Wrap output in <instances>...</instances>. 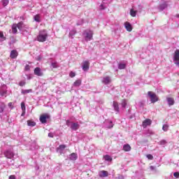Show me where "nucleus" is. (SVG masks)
I'll use <instances>...</instances> for the list:
<instances>
[{"label":"nucleus","mask_w":179,"mask_h":179,"mask_svg":"<svg viewBox=\"0 0 179 179\" xmlns=\"http://www.w3.org/2000/svg\"><path fill=\"white\" fill-rule=\"evenodd\" d=\"M48 34L45 32V30L40 31L38 35L37 36L38 42H45Z\"/></svg>","instance_id":"nucleus-1"},{"label":"nucleus","mask_w":179,"mask_h":179,"mask_svg":"<svg viewBox=\"0 0 179 179\" xmlns=\"http://www.w3.org/2000/svg\"><path fill=\"white\" fill-rule=\"evenodd\" d=\"M148 95L150 98L151 103H155L159 101V96L155 92H148Z\"/></svg>","instance_id":"nucleus-2"},{"label":"nucleus","mask_w":179,"mask_h":179,"mask_svg":"<svg viewBox=\"0 0 179 179\" xmlns=\"http://www.w3.org/2000/svg\"><path fill=\"white\" fill-rule=\"evenodd\" d=\"M50 119V115L47 113H44L40 117V122L41 124H46L47 120Z\"/></svg>","instance_id":"nucleus-3"},{"label":"nucleus","mask_w":179,"mask_h":179,"mask_svg":"<svg viewBox=\"0 0 179 179\" xmlns=\"http://www.w3.org/2000/svg\"><path fill=\"white\" fill-rule=\"evenodd\" d=\"M85 34H86V36H85L86 42H89L91 40H92V38H93V31H85Z\"/></svg>","instance_id":"nucleus-4"},{"label":"nucleus","mask_w":179,"mask_h":179,"mask_svg":"<svg viewBox=\"0 0 179 179\" xmlns=\"http://www.w3.org/2000/svg\"><path fill=\"white\" fill-rule=\"evenodd\" d=\"M173 62H175V64L179 65V50H176L175 51V54L173 55Z\"/></svg>","instance_id":"nucleus-5"},{"label":"nucleus","mask_w":179,"mask_h":179,"mask_svg":"<svg viewBox=\"0 0 179 179\" xmlns=\"http://www.w3.org/2000/svg\"><path fill=\"white\" fill-rule=\"evenodd\" d=\"M34 73V75L37 76L38 77L43 76V73L42 71V69L40 67L35 68Z\"/></svg>","instance_id":"nucleus-6"},{"label":"nucleus","mask_w":179,"mask_h":179,"mask_svg":"<svg viewBox=\"0 0 179 179\" xmlns=\"http://www.w3.org/2000/svg\"><path fill=\"white\" fill-rule=\"evenodd\" d=\"M4 156L7 159H11L15 156V154L10 150H6L4 152Z\"/></svg>","instance_id":"nucleus-7"},{"label":"nucleus","mask_w":179,"mask_h":179,"mask_svg":"<svg viewBox=\"0 0 179 179\" xmlns=\"http://www.w3.org/2000/svg\"><path fill=\"white\" fill-rule=\"evenodd\" d=\"M90 69V62L88 61L83 62V71H87Z\"/></svg>","instance_id":"nucleus-8"},{"label":"nucleus","mask_w":179,"mask_h":179,"mask_svg":"<svg viewBox=\"0 0 179 179\" xmlns=\"http://www.w3.org/2000/svg\"><path fill=\"white\" fill-rule=\"evenodd\" d=\"M152 123V121L150 119H145L144 121H143L142 127L143 128H146L148 126H150Z\"/></svg>","instance_id":"nucleus-9"},{"label":"nucleus","mask_w":179,"mask_h":179,"mask_svg":"<svg viewBox=\"0 0 179 179\" xmlns=\"http://www.w3.org/2000/svg\"><path fill=\"white\" fill-rule=\"evenodd\" d=\"M99 178H106L108 177V173L107 171L102 170L99 172Z\"/></svg>","instance_id":"nucleus-10"},{"label":"nucleus","mask_w":179,"mask_h":179,"mask_svg":"<svg viewBox=\"0 0 179 179\" xmlns=\"http://www.w3.org/2000/svg\"><path fill=\"white\" fill-rule=\"evenodd\" d=\"M18 56V52L16 50H13L10 52V57L11 59H15Z\"/></svg>","instance_id":"nucleus-11"},{"label":"nucleus","mask_w":179,"mask_h":179,"mask_svg":"<svg viewBox=\"0 0 179 179\" xmlns=\"http://www.w3.org/2000/svg\"><path fill=\"white\" fill-rule=\"evenodd\" d=\"M124 28H126L127 31L129 32H131L132 26L129 22H124Z\"/></svg>","instance_id":"nucleus-12"},{"label":"nucleus","mask_w":179,"mask_h":179,"mask_svg":"<svg viewBox=\"0 0 179 179\" xmlns=\"http://www.w3.org/2000/svg\"><path fill=\"white\" fill-rule=\"evenodd\" d=\"M166 101L169 106H173L175 103V101L173 97H169V96L166 97Z\"/></svg>","instance_id":"nucleus-13"},{"label":"nucleus","mask_w":179,"mask_h":179,"mask_svg":"<svg viewBox=\"0 0 179 179\" xmlns=\"http://www.w3.org/2000/svg\"><path fill=\"white\" fill-rule=\"evenodd\" d=\"M111 82L110 78L107 76L105 78H103L102 83H104L105 85H108Z\"/></svg>","instance_id":"nucleus-14"},{"label":"nucleus","mask_w":179,"mask_h":179,"mask_svg":"<svg viewBox=\"0 0 179 179\" xmlns=\"http://www.w3.org/2000/svg\"><path fill=\"white\" fill-rule=\"evenodd\" d=\"M80 125L78 123H72L71 126V129L73 131H77L79 129Z\"/></svg>","instance_id":"nucleus-15"},{"label":"nucleus","mask_w":179,"mask_h":179,"mask_svg":"<svg viewBox=\"0 0 179 179\" xmlns=\"http://www.w3.org/2000/svg\"><path fill=\"white\" fill-rule=\"evenodd\" d=\"M28 127H36V123L34 120H27Z\"/></svg>","instance_id":"nucleus-16"},{"label":"nucleus","mask_w":179,"mask_h":179,"mask_svg":"<svg viewBox=\"0 0 179 179\" xmlns=\"http://www.w3.org/2000/svg\"><path fill=\"white\" fill-rule=\"evenodd\" d=\"M131 146L129 144L124 145L123 150L124 152H129V151H131Z\"/></svg>","instance_id":"nucleus-17"},{"label":"nucleus","mask_w":179,"mask_h":179,"mask_svg":"<svg viewBox=\"0 0 179 179\" xmlns=\"http://www.w3.org/2000/svg\"><path fill=\"white\" fill-rule=\"evenodd\" d=\"M11 30L13 34H17V25L16 24H13L11 27Z\"/></svg>","instance_id":"nucleus-18"},{"label":"nucleus","mask_w":179,"mask_h":179,"mask_svg":"<svg viewBox=\"0 0 179 179\" xmlns=\"http://www.w3.org/2000/svg\"><path fill=\"white\" fill-rule=\"evenodd\" d=\"M113 108H114L115 111H116L117 113H119V104H118V102L113 101Z\"/></svg>","instance_id":"nucleus-19"},{"label":"nucleus","mask_w":179,"mask_h":179,"mask_svg":"<svg viewBox=\"0 0 179 179\" xmlns=\"http://www.w3.org/2000/svg\"><path fill=\"white\" fill-rule=\"evenodd\" d=\"M82 85V80H76L74 82V87H80Z\"/></svg>","instance_id":"nucleus-20"},{"label":"nucleus","mask_w":179,"mask_h":179,"mask_svg":"<svg viewBox=\"0 0 179 179\" xmlns=\"http://www.w3.org/2000/svg\"><path fill=\"white\" fill-rule=\"evenodd\" d=\"M6 108V104L3 103H0V115L3 113V110H5Z\"/></svg>","instance_id":"nucleus-21"},{"label":"nucleus","mask_w":179,"mask_h":179,"mask_svg":"<svg viewBox=\"0 0 179 179\" xmlns=\"http://www.w3.org/2000/svg\"><path fill=\"white\" fill-rule=\"evenodd\" d=\"M65 148H66V145H65L64 144L59 145L58 148H57V152L64 150Z\"/></svg>","instance_id":"nucleus-22"},{"label":"nucleus","mask_w":179,"mask_h":179,"mask_svg":"<svg viewBox=\"0 0 179 179\" xmlns=\"http://www.w3.org/2000/svg\"><path fill=\"white\" fill-rule=\"evenodd\" d=\"M78 158V156L76 153H72L71 154V157H69V159L72 160V161H75Z\"/></svg>","instance_id":"nucleus-23"},{"label":"nucleus","mask_w":179,"mask_h":179,"mask_svg":"<svg viewBox=\"0 0 179 179\" xmlns=\"http://www.w3.org/2000/svg\"><path fill=\"white\" fill-rule=\"evenodd\" d=\"M103 158H104V160L107 161V162L113 161V158H111V157L110 155H104Z\"/></svg>","instance_id":"nucleus-24"},{"label":"nucleus","mask_w":179,"mask_h":179,"mask_svg":"<svg viewBox=\"0 0 179 179\" xmlns=\"http://www.w3.org/2000/svg\"><path fill=\"white\" fill-rule=\"evenodd\" d=\"M41 16L39 14H37L34 16V20L36 21V22L40 23L41 22Z\"/></svg>","instance_id":"nucleus-25"},{"label":"nucleus","mask_w":179,"mask_h":179,"mask_svg":"<svg viewBox=\"0 0 179 179\" xmlns=\"http://www.w3.org/2000/svg\"><path fill=\"white\" fill-rule=\"evenodd\" d=\"M31 92H33V90H22V94H29L31 93Z\"/></svg>","instance_id":"nucleus-26"},{"label":"nucleus","mask_w":179,"mask_h":179,"mask_svg":"<svg viewBox=\"0 0 179 179\" xmlns=\"http://www.w3.org/2000/svg\"><path fill=\"white\" fill-rule=\"evenodd\" d=\"M167 6H168V5L166 4V3L160 4V6H159V10H160L161 11H162V10H164Z\"/></svg>","instance_id":"nucleus-27"},{"label":"nucleus","mask_w":179,"mask_h":179,"mask_svg":"<svg viewBox=\"0 0 179 179\" xmlns=\"http://www.w3.org/2000/svg\"><path fill=\"white\" fill-rule=\"evenodd\" d=\"M136 14L137 11H135L134 9L130 10V15H131L133 17H136Z\"/></svg>","instance_id":"nucleus-28"},{"label":"nucleus","mask_w":179,"mask_h":179,"mask_svg":"<svg viewBox=\"0 0 179 179\" xmlns=\"http://www.w3.org/2000/svg\"><path fill=\"white\" fill-rule=\"evenodd\" d=\"M17 27L19 30H22V25H24V23L22 22H19L18 24H16Z\"/></svg>","instance_id":"nucleus-29"},{"label":"nucleus","mask_w":179,"mask_h":179,"mask_svg":"<svg viewBox=\"0 0 179 179\" xmlns=\"http://www.w3.org/2000/svg\"><path fill=\"white\" fill-rule=\"evenodd\" d=\"M76 34V30H72L71 32H69V36L71 37V38H73V36Z\"/></svg>","instance_id":"nucleus-30"},{"label":"nucleus","mask_w":179,"mask_h":179,"mask_svg":"<svg viewBox=\"0 0 179 179\" xmlns=\"http://www.w3.org/2000/svg\"><path fill=\"white\" fill-rule=\"evenodd\" d=\"M169 126L167 124L163 125L162 129L164 131H168Z\"/></svg>","instance_id":"nucleus-31"},{"label":"nucleus","mask_w":179,"mask_h":179,"mask_svg":"<svg viewBox=\"0 0 179 179\" xmlns=\"http://www.w3.org/2000/svg\"><path fill=\"white\" fill-rule=\"evenodd\" d=\"M118 69L120 70H123L125 69V64H120V65H118Z\"/></svg>","instance_id":"nucleus-32"},{"label":"nucleus","mask_w":179,"mask_h":179,"mask_svg":"<svg viewBox=\"0 0 179 179\" xmlns=\"http://www.w3.org/2000/svg\"><path fill=\"white\" fill-rule=\"evenodd\" d=\"M2 3L3 6H6L9 3V0H3Z\"/></svg>","instance_id":"nucleus-33"},{"label":"nucleus","mask_w":179,"mask_h":179,"mask_svg":"<svg viewBox=\"0 0 179 179\" xmlns=\"http://www.w3.org/2000/svg\"><path fill=\"white\" fill-rule=\"evenodd\" d=\"M121 106H122V107H123L124 108H126V106H127V101H126L125 99H124V100L122 101V103H121Z\"/></svg>","instance_id":"nucleus-34"},{"label":"nucleus","mask_w":179,"mask_h":179,"mask_svg":"<svg viewBox=\"0 0 179 179\" xmlns=\"http://www.w3.org/2000/svg\"><path fill=\"white\" fill-rule=\"evenodd\" d=\"M166 141L165 140H162L161 141L158 142V144H159L160 145H166Z\"/></svg>","instance_id":"nucleus-35"},{"label":"nucleus","mask_w":179,"mask_h":179,"mask_svg":"<svg viewBox=\"0 0 179 179\" xmlns=\"http://www.w3.org/2000/svg\"><path fill=\"white\" fill-rule=\"evenodd\" d=\"M76 73H74L73 71H71V73H69V77L71 78H74L76 77Z\"/></svg>","instance_id":"nucleus-36"},{"label":"nucleus","mask_w":179,"mask_h":179,"mask_svg":"<svg viewBox=\"0 0 179 179\" xmlns=\"http://www.w3.org/2000/svg\"><path fill=\"white\" fill-rule=\"evenodd\" d=\"M26 84L27 83L25 81H21L19 83L20 87H24Z\"/></svg>","instance_id":"nucleus-37"},{"label":"nucleus","mask_w":179,"mask_h":179,"mask_svg":"<svg viewBox=\"0 0 179 179\" xmlns=\"http://www.w3.org/2000/svg\"><path fill=\"white\" fill-rule=\"evenodd\" d=\"M31 66L28 64H27L24 67V71H30Z\"/></svg>","instance_id":"nucleus-38"},{"label":"nucleus","mask_w":179,"mask_h":179,"mask_svg":"<svg viewBox=\"0 0 179 179\" xmlns=\"http://www.w3.org/2000/svg\"><path fill=\"white\" fill-rule=\"evenodd\" d=\"M147 158L148 159V160H153V155H147Z\"/></svg>","instance_id":"nucleus-39"},{"label":"nucleus","mask_w":179,"mask_h":179,"mask_svg":"<svg viewBox=\"0 0 179 179\" xmlns=\"http://www.w3.org/2000/svg\"><path fill=\"white\" fill-rule=\"evenodd\" d=\"M21 108L22 110H25V104L24 102H22L21 103Z\"/></svg>","instance_id":"nucleus-40"},{"label":"nucleus","mask_w":179,"mask_h":179,"mask_svg":"<svg viewBox=\"0 0 179 179\" xmlns=\"http://www.w3.org/2000/svg\"><path fill=\"white\" fill-rule=\"evenodd\" d=\"M173 177H176V178H179V173L178 172L173 173Z\"/></svg>","instance_id":"nucleus-41"},{"label":"nucleus","mask_w":179,"mask_h":179,"mask_svg":"<svg viewBox=\"0 0 179 179\" xmlns=\"http://www.w3.org/2000/svg\"><path fill=\"white\" fill-rule=\"evenodd\" d=\"M9 179H16V177H15V175H10V176H9Z\"/></svg>","instance_id":"nucleus-42"},{"label":"nucleus","mask_w":179,"mask_h":179,"mask_svg":"<svg viewBox=\"0 0 179 179\" xmlns=\"http://www.w3.org/2000/svg\"><path fill=\"white\" fill-rule=\"evenodd\" d=\"M48 136H49L50 138H54V134L52 133H49V134H48Z\"/></svg>","instance_id":"nucleus-43"},{"label":"nucleus","mask_w":179,"mask_h":179,"mask_svg":"<svg viewBox=\"0 0 179 179\" xmlns=\"http://www.w3.org/2000/svg\"><path fill=\"white\" fill-rule=\"evenodd\" d=\"M52 66L53 69L57 68V66H56V63H52Z\"/></svg>","instance_id":"nucleus-44"},{"label":"nucleus","mask_w":179,"mask_h":179,"mask_svg":"<svg viewBox=\"0 0 179 179\" xmlns=\"http://www.w3.org/2000/svg\"><path fill=\"white\" fill-rule=\"evenodd\" d=\"M8 106H9L10 108H13V103L10 102L9 103H8Z\"/></svg>","instance_id":"nucleus-45"},{"label":"nucleus","mask_w":179,"mask_h":179,"mask_svg":"<svg viewBox=\"0 0 179 179\" xmlns=\"http://www.w3.org/2000/svg\"><path fill=\"white\" fill-rule=\"evenodd\" d=\"M150 170L151 171L155 170V166H150Z\"/></svg>","instance_id":"nucleus-46"},{"label":"nucleus","mask_w":179,"mask_h":179,"mask_svg":"<svg viewBox=\"0 0 179 179\" xmlns=\"http://www.w3.org/2000/svg\"><path fill=\"white\" fill-rule=\"evenodd\" d=\"M0 38H3V32H0Z\"/></svg>","instance_id":"nucleus-47"},{"label":"nucleus","mask_w":179,"mask_h":179,"mask_svg":"<svg viewBox=\"0 0 179 179\" xmlns=\"http://www.w3.org/2000/svg\"><path fill=\"white\" fill-rule=\"evenodd\" d=\"M69 124H70V120L66 121V124H67V126H69Z\"/></svg>","instance_id":"nucleus-48"},{"label":"nucleus","mask_w":179,"mask_h":179,"mask_svg":"<svg viewBox=\"0 0 179 179\" xmlns=\"http://www.w3.org/2000/svg\"><path fill=\"white\" fill-rule=\"evenodd\" d=\"M24 113H22V116H24Z\"/></svg>","instance_id":"nucleus-49"},{"label":"nucleus","mask_w":179,"mask_h":179,"mask_svg":"<svg viewBox=\"0 0 179 179\" xmlns=\"http://www.w3.org/2000/svg\"><path fill=\"white\" fill-rule=\"evenodd\" d=\"M113 125H112L110 127H109L110 129L113 128Z\"/></svg>","instance_id":"nucleus-50"},{"label":"nucleus","mask_w":179,"mask_h":179,"mask_svg":"<svg viewBox=\"0 0 179 179\" xmlns=\"http://www.w3.org/2000/svg\"><path fill=\"white\" fill-rule=\"evenodd\" d=\"M110 124H113V122L110 121Z\"/></svg>","instance_id":"nucleus-51"},{"label":"nucleus","mask_w":179,"mask_h":179,"mask_svg":"<svg viewBox=\"0 0 179 179\" xmlns=\"http://www.w3.org/2000/svg\"><path fill=\"white\" fill-rule=\"evenodd\" d=\"M178 155H179V152H178Z\"/></svg>","instance_id":"nucleus-52"},{"label":"nucleus","mask_w":179,"mask_h":179,"mask_svg":"<svg viewBox=\"0 0 179 179\" xmlns=\"http://www.w3.org/2000/svg\"><path fill=\"white\" fill-rule=\"evenodd\" d=\"M179 94V93H178Z\"/></svg>","instance_id":"nucleus-53"}]
</instances>
